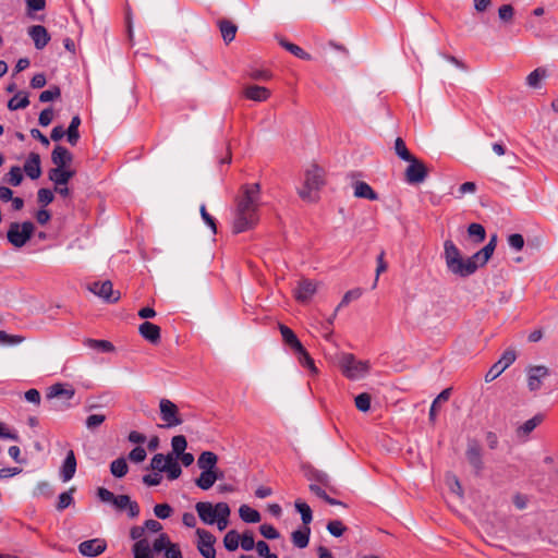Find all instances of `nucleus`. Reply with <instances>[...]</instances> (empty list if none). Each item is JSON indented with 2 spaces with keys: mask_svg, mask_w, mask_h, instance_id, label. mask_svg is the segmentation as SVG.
Segmentation results:
<instances>
[{
  "mask_svg": "<svg viewBox=\"0 0 558 558\" xmlns=\"http://www.w3.org/2000/svg\"><path fill=\"white\" fill-rule=\"evenodd\" d=\"M324 185V171L317 166L310 167L305 172V180L298 193L304 201L313 202L316 192Z\"/></svg>",
  "mask_w": 558,
  "mask_h": 558,
  "instance_id": "obj_4",
  "label": "nucleus"
},
{
  "mask_svg": "<svg viewBox=\"0 0 558 558\" xmlns=\"http://www.w3.org/2000/svg\"><path fill=\"white\" fill-rule=\"evenodd\" d=\"M107 548V543L101 538H93L82 542L78 546V550L83 556L96 557L102 554Z\"/></svg>",
  "mask_w": 558,
  "mask_h": 558,
  "instance_id": "obj_13",
  "label": "nucleus"
},
{
  "mask_svg": "<svg viewBox=\"0 0 558 558\" xmlns=\"http://www.w3.org/2000/svg\"><path fill=\"white\" fill-rule=\"evenodd\" d=\"M171 544L169 536L166 533L159 534V536L153 543V553H160L166 550L168 546Z\"/></svg>",
  "mask_w": 558,
  "mask_h": 558,
  "instance_id": "obj_48",
  "label": "nucleus"
},
{
  "mask_svg": "<svg viewBox=\"0 0 558 558\" xmlns=\"http://www.w3.org/2000/svg\"><path fill=\"white\" fill-rule=\"evenodd\" d=\"M163 472L167 473L169 480H177L181 475V466L173 456L169 460V463H167L166 470Z\"/></svg>",
  "mask_w": 558,
  "mask_h": 558,
  "instance_id": "obj_43",
  "label": "nucleus"
},
{
  "mask_svg": "<svg viewBox=\"0 0 558 558\" xmlns=\"http://www.w3.org/2000/svg\"><path fill=\"white\" fill-rule=\"evenodd\" d=\"M80 124H81L80 117L78 116L73 117L70 122V125L65 132L69 143L73 146L76 145V143L80 138V133H78Z\"/></svg>",
  "mask_w": 558,
  "mask_h": 558,
  "instance_id": "obj_33",
  "label": "nucleus"
},
{
  "mask_svg": "<svg viewBox=\"0 0 558 558\" xmlns=\"http://www.w3.org/2000/svg\"><path fill=\"white\" fill-rule=\"evenodd\" d=\"M353 194L357 198H365L368 201H376L378 198L377 193L364 181H356L353 183Z\"/></svg>",
  "mask_w": 558,
  "mask_h": 558,
  "instance_id": "obj_21",
  "label": "nucleus"
},
{
  "mask_svg": "<svg viewBox=\"0 0 558 558\" xmlns=\"http://www.w3.org/2000/svg\"><path fill=\"white\" fill-rule=\"evenodd\" d=\"M497 245V235L494 234L489 239L488 243L478 252L473 254V259H477L480 266H484L492 257Z\"/></svg>",
  "mask_w": 558,
  "mask_h": 558,
  "instance_id": "obj_19",
  "label": "nucleus"
},
{
  "mask_svg": "<svg viewBox=\"0 0 558 558\" xmlns=\"http://www.w3.org/2000/svg\"><path fill=\"white\" fill-rule=\"evenodd\" d=\"M34 232V225L29 221L10 225L8 230V240L15 247H22L31 239Z\"/></svg>",
  "mask_w": 558,
  "mask_h": 558,
  "instance_id": "obj_5",
  "label": "nucleus"
},
{
  "mask_svg": "<svg viewBox=\"0 0 558 558\" xmlns=\"http://www.w3.org/2000/svg\"><path fill=\"white\" fill-rule=\"evenodd\" d=\"M159 410L161 420L166 423L167 427L178 426L183 423L178 407L169 399L160 400Z\"/></svg>",
  "mask_w": 558,
  "mask_h": 558,
  "instance_id": "obj_7",
  "label": "nucleus"
},
{
  "mask_svg": "<svg viewBox=\"0 0 558 558\" xmlns=\"http://www.w3.org/2000/svg\"><path fill=\"white\" fill-rule=\"evenodd\" d=\"M195 510L202 522L208 525L215 524L216 518L219 515L218 504L199 501L195 505Z\"/></svg>",
  "mask_w": 558,
  "mask_h": 558,
  "instance_id": "obj_11",
  "label": "nucleus"
},
{
  "mask_svg": "<svg viewBox=\"0 0 558 558\" xmlns=\"http://www.w3.org/2000/svg\"><path fill=\"white\" fill-rule=\"evenodd\" d=\"M505 372V368L501 366V364H498V362H496L490 368L489 371L487 372V374L485 375V380L487 383L489 381H493L494 379H496L499 375H501L502 373Z\"/></svg>",
  "mask_w": 558,
  "mask_h": 558,
  "instance_id": "obj_63",
  "label": "nucleus"
},
{
  "mask_svg": "<svg viewBox=\"0 0 558 558\" xmlns=\"http://www.w3.org/2000/svg\"><path fill=\"white\" fill-rule=\"evenodd\" d=\"M243 95L250 100L262 102L266 101L271 93L264 86L248 85L244 88Z\"/></svg>",
  "mask_w": 558,
  "mask_h": 558,
  "instance_id": "obj_16",
  "label": "nucleus"
},
{
  "mask_svg": "<svg viewBox=\"0 0 558 558\" xmlns=\"http://www.w3.org/2000/svg\"><path fill=\"white\" fill-rule=\"evenodd\" d=\"M196 535L198 537L197 548L205 558H216V550L214 548L216 538L206 530L197 529Z\"/></svg>",
  "mask_w": 558,
  "mask_h": 558,
  "instance_id": "obj_10",
  "label": "nucleus"
},
{
  "mask_svg": "<svg viewBox=\"0 0 558 558\" xmlns=\"http://www.w3.org/2000/svg\"><path fill=\"white\" fill-rule=\"evenodd\" d=\"M138 331L141 336L151 343H157L160 340V328L149 322L140 325Z\"/></svg>",
  "mask_w": 558,
  "mask_h": 558,
  "instance_id": "obj_22",
  "label": "nucleus"
},
{
  "mask_svg": "<svg viewBox=\"0 0 558 558\" xmlns=\"http://www.w3.org/2000/svg\"><path fill=\"white\" fill-rule=\"evenodd\" d=\"M444 258L447 269L459 277H469L480 267L477 259H473V255L463 258L460 250L451 240L444 242Z\"/></svg>",
  "mask_w": 558,
  "mask_h": 558,
  "instance_id": "obj_2",
  "label": "nucleus"
},
{
  "mask_svg": "<svg viewBox=\"0 0 558 558\" xmlns=\"http://www.w3.org/2000/svg\"><path fill=\"white\" fill-rule=\"evenodd\" d=\"M327 530L328 532L336 536V537H339L343 534V532L345 531V526L343 525V523L339 520H333V521H330L328 524H327Z\"/></svg>",
  "mask_w": 558,
  "mask_h": 558,
  "instance_id": "obj_55",
  "label": "nucleus"
},
{
  "mask_svg": "<svg viewBox=\"0 0 558 558\" xmlns=\"http://www.w3.org/2000/svg\"><path fill=\"white\" fill-rule=\"evenodd\" d=\"M146 450L143 447H135L131 452L129 453V459L135 463L143 462L146 459Z\"/></svg>",
  "mask_w": 558,
  "mask_h": 558,
  "instance_id": "obj_59",
  "label": "nucleus"
},
{
  "mask_svg": "<svg viewBox=\"0 0 558 558\" xmlns=\"http://www.w3.org/2000/svg\"><path fill=\"white\" fill-rule=\"evenodd\" d=\"M450 396H451V389L446 388L435 398V400L433 401L430 409H429V421L432 423H434L436 421L437 404L448 401Z\"/></svg>",
  "mask_w": 558,
  "mask_h": 558,
  "instance_id": "obj_31",
  "label": "nucleus"
},
{
  "mask_svg": "<svg viewBox=\"0 0 558 558\" xmlns=\"http://www.w3.org/2000/svg\"><path fill=\"white\" fill-rule=\"evenodd\" d=\"M310 541V529L306 527L305 531H294L292 533V542L299 548H304L308 545Z\"/></svg>",
  "mask_w": 558,
  "mask_h": 558,
  "instance_id": "obj_39",
  "label": "nucleus"
},
{
  "mask_svg": "<svg viewBox=\"0 0 558 558\" xmlns=\"http://www.w3.org/2000/svg\"><path fill=\"white\" fill-rule=\"evenodd\" d=\"M134 558H154L153 549L147 539H140L133 545Z\"/></svg>",
  "mask_w": 558,
  "mask_h": 558,
  "instance_id": "obj_26",
  "label": "nucleus"
},
{
  "mask_svg": "<svg viewBox=\"0 0 558 558\" xmlns=\"http://www.w3.org/2000/svg\"><path fill=\"white\" fill-rule=\"evenodd\" d=\"M74 490H75V488L72 487L68 492H64L59 496V500H58V505H57L58 510H60V511L64 510L73 502L72 494L74 493Z\"/></svg>",
  "mask_w": 558,
  "mask_h": 558,
  "instance_id": "obj_50",
  "label": "nucleus"
},
{
  "mask_svg": "<svg viewBox=\"0 0 558 558\" xmlns=\"http://www.w3.org/2000/svg\"><path fill=\"white\" fill-rule=\"evenodd\" d=\"M395 153L396 155L407 161V160H410L412 157H414L410 151L409 149L407 148L405 146V143L404 141L401 138V137H397L396 141H395Z\"/></svg>",
  "mask_w": 558,
  "mask_h": 558,
  "instance_id": "obj_41",
  "label": "nucleus"
},
{
  "mask_svg": "<svg viewBox=\"0 0 558 558\" xmlns=\"http://www.w3.org/2000/svg\"><path fill=\"white\" fill-rule=\"evenodd\" d=\"M219 28H220L222 38L227 44L231 43L234 39L238 27L232 22L221 21V22H219Z\"/></svg>",
  "mask_w": 558,
  "mask_h": 558,
  "instance_id": "obj_32",
  "label": "nucleus"
},
{
  "mask_svg": "<svg viewBox=\"0 0 558 558\" xmlns=\"http://www.w3.org/2000/svg\"><path fill=\"white\" fill-rule=\"evenodd\" d=\"M527 389L531 392L538 391L544 380L550 375V371L545 365H530L525 369Z\"/></svg>",
  "mask_w": 558,
  "mask_h": 558,
  "instance_id": "obj_6",
  "label": "nucleus"
},
{
  "mask_svg": "<svg viewBox=\"0 0 558 558\" xmlns=\"http://www.w3.org/2000/svg\"><path fill=\"white\" fill-rule=\"evenodd\" d=\"M260 185L258 183L243 186L233 219V232L241 233L253 228L258 221Z\"/></svg>",
  "mask_w": 558,
  "mask_h": 558,
  "instance_id": "obj_1",
  "label": "nucleus"
},
{
  "mask_svg": "<svg viewBox=\"0 0 558 558\" xmlns=\"http://www.w3.org/2000/svg\"><path fill=\"white\" fill-rule=\"evenodd\" d=\"M544 420L542 414H536L532 418L524 422L521 426L518 427L517 434L518 436H527L531 432H533Z\"/></svg>",
  "mask_w": 558,
  "mask_h": 558,
  "instance_id": "obj_27",
  "label": "nucleus"
},
{
  "mask_svg": "<svg viewBox=\"0 0 558 558\" xmlns=\"http://www.w3.org/2000/svg\"><path fill=\"white\" fill-rule=\"evenodd\" d=\"M219 515L216 518V524L219 531H223L229 525L230 507L226 502H218Z\"/></svg>",
  "mask_w": 558,
  "mask_h": 558,
  "instance_id": "obj_28",
  "label": "nucleus"
},
{
  "mask_svg": "<svg viewBox=\"0 0 558 558\" xmlns=\"http://www.w3.org/2000/svg\"><path fill=\"white\" fill-rule=\"evenodd\" d=\"M215 483V475L210 471H201L199 476L195 480L196 486L203 490H208Z\"/></svg>",
  "mask_w": 558,
  "mask_h": 558,
  "instance_id": "obj_35",
  "label": "nucleus"
},
{
  "mask_svg": "<svg viewBox=\"0 0 558 558\" xmlns=\"http://www.w3.org/2000/svg\"><path fill=\"white\" fill-rule=\"evenodd\" d=\"M318 283L308 279H302L294 289V296L299 302H308L316 293Z\"/></svg>",
  "mask_w": 558,
  "mask_h": 558,
  "instance_id": "obj_12",
  "label": "nucleus"
},
{
  "mask_svg": "<svg viewBox=\"0 0 558 558\" xmlns=\"http://www.w3.org/2000/svg\"><path fill=\"white\" fill-rule=\"evenodd\" d=\"M29 104L27 95H21L17 94L14 97H12L8 102V108L10 110H17L26 108Z\"/></svg>",
  "mask_w": 558,
  "mask_h": 558,
  "instance_id": "obj_45",
  "label": "nucleus"
},
{
  "mask_svg": "<svg viewBox=\"0 0 558 558\" xmlns=\"http://www.w3.org/2000/svg\"><path fill=\"white\" fill-rule=\"evenodd\" d=\"M154 513L157 518L165 520L172 513V508L168 504H158L154 507Z\"/></svg>",
  "mask_w": 558,
  "mask_h": 558,
  "instance_id": "obj_53",
  "label": "nucleus"
},
{
  "mask_svg": "<svg viewBox=\"0 0 558 558\" xmlns=\"http://www.w3.org/2000/svg\"><path fill=\"white\" fill-rule=\"evenodd\" d=\"M58 97H60V89L58 87H53V88L44 90L39 95V100L41 102H49V101H52L53 99H56Z\"/></svg>",
  "mask_w": 558,
  "mask_h": 558,
  "instance_id": "obj_62",
  "label": "nucleus"
},
{
  "mask_svg": "<svg viewBox=\"0 0 558 558\" xmlns=\"http://www.w3.org/2000/svg\"><path fill=\"white\" fill-rule=\"evenodd\" d=\"M85 343L87 347L100 350L102 352H112L114 350L113 344L107 340L87 339Z\"/></svg>",
  "mask_w": 558,
  "mask_h": 558,
  "instance_id": "obj_44",
  "label": "nucleus"
},
{
  "mask_svg": "<svg viewBox=\"0 0 558 558\" xmlns=\"http://www.w3.org/2000/svg\"><path fill=\"white\" fill-rule=\"evenodd\" d=\"M24 171L31 179L35 180L41 175L40 157L37 153H31L24 165Z\"/></svg>",
  "mask_w": 558,
  "mask_h": 558,
  "instance_id": "obj_17",
  "label": "nucleus"
},
{
  "mask_svg": "<svg viewBox=\"0 0 558 558\" xmlns=\"http://www.w3.org/2000/svg\"><path fill=\"white\" fill-rule=\"evenodd\" d=\"M129 471V465L124 458H118L110 464V472L114 477H123Z\"/></svg>",
  "mask_w": 558,
  "mask_h": 558,
  "instance_id": "obj_34",
  "label": "nucleus"
},
{
  "mask_svg": "<svg viewBox=\"0 0 558 558\" xmlns=\"http://www.w3.org/2000/svg\"><path fill=\"white\" fill-rule=\"evenodd\" d=\"M362 295V290L360 288L350 290L344 293L338 308L348 305L351 301L357 300Z\"/></svg>",
  "mask_w": 558,
  "mask_h": 558,
  "instance_id": "obj_56",
  "label": "nucleus"
},
{
  "mask_svg": "<svg viewBox=\"0 0 558 558\" xmlns=\"http://www.w3.org/2000/svg\"><path fill=\"white\" fill-rule=\"evenodd\" d=\"M259 532L267 539H276L280 536L279 532L270 524H262Z\"/></svg>",
  "mask_w": 558,
  "mask_h": 558,
  "instance_id": "obj_58",
  "label": "nucleus"
},
{
  "mask_svg": "<svg viewBox=\"0 0 558 558\" xmlns=\"http://www.w3.org/2000/svg\"><path fill=\"white\" fill-rule=\"evenodd\" d=\"M499 19L504 22H510L514 15V10L510 4H504L498 10Z\"/></svg>",
  "mask_w": 558,
  "mask_h": 558,
  "instance_id": "obj_60",
  "label": "nucleus"
},
{
  "mask_svg": "<svg viewBox=\"0 0 558 558\" xmlns=\"http://www.w3.org/2000/svg\"><path fill=\"white\" fill-rule=\"evenodd\" d=\"M165 558H183L178 544H171L165 550Z\"/></svg>",
  "mask_w": 558,
  "mask_h": 558,
  "instance_id": "obj_64",
  "label": "nucleus"
},
{
  "mask_svg": "<svg viewBox=\"0 0 558 558\" xmlns=\"http://www.w3.org/2000/svg\"><path fill=\"white\" fill-rule=\"evenodd\" d=\"M239 543L240 535L234 530L227 532L223 538V545L229 551L235 550L239 547Z\"/></svg>",
  "mask_w": 558,
  "mask_h": 558,
  "instance_id": "obj_42",
  "label": "nucleus"
},
{
  "mask_svg": "<svg viewBox=\"0 0 558 558\" xmlns=\"http://www.w3.org/2000/svg\"><path fill=\"white\" fill-rule=\"evenodd\" d=\"M280 45L287 49L289 52H291L293 56L302 59V60H311V54L304 51L301 47L298 45H294L292 43L280 40Z\"/></svg>",
  "mask_w": 558,
  "mask_h": 558,
  "instance_id": "obj_37",
  "label": "nucleus"
},
{
  "mask_svg": "<svg viewBox=\"0 0 558 558\" xmlns=\"http://www.w3.org/2000/svg\"><path fill=\"white\" fill-rule=\"evenodd\" d=\"M51 160L56 168H65L72 161V154L63 146H56L51 154Z\"/></svg>",
  "mask_w": 558,
  "mask_h": 558,
  "instance_id": "obj_20",
  "label": "nucleus"
},
{
  "mask_svg": "<svg viewBox=\"0 0 558 558\" xmlns=\"http://www.w3.org/2000/svg\"><path fill=\"white\" fill-rule=\"evenodd\" d=\"M547 77V70L537 68L532 71L526 77V84L532 88H539L542 81Z\"/></svg>",
  "mask_w": 558,
  "mask_h": 558,
  "instance_id": "obj_30",
  "label": "nucleus"
},
{
  "mask_svg": "<svg viewBox=\"0 0 558 558\" xmlns=\"http://www.w3.org/2000/svg\"><path fill=\"white\" fill-rule=\"evenodd\" d=\"M28 35L33 39L34 45L37 49H43L50 40V36L47 29L41 25L31 26L28 28Z\"/></svg>",
  "mask_w": 558,
  "mask_h": 558,
  "instance_id": "obj_15",
  "label": "nucleus"
},
{
  "mask_svg": "<svg viewBox=\"0 0 558 558\" xmlns=\"http://www.w3.org/2000/svg\"><path fill=\"white\" fill-rule=\"evenodd\" d=\"M295 353L298 354V361L302 366L308 368L313 374L318 373L313 359L310 356L304 347H302L301 350L295 351Z\"/></svg>",
  "mask_w": 558,
  "mask_h": 558,
  "instance_id": "obj_36",
  "label": "nucleus"
},
{
  "mask_svg": "<svg viewBox=\"0 0 558 558\" xmlns=\"http://www.w3.org/2000/svg\"><path fill=\"white\" fill-rule=\"evenodd\" d=\"M294 506H295V509L301 514L303 523L305 525L310 524L313 519L312 510H311L310 506L300 499L295 501Z\"/></svg>",
  "mask_w": 558,
  "mask_h": 558,
  "instance_id": "obj_40",
  "label": "nucleus"
},
{
  "mask_svg": "<svg viewBox=\"0 0 558 558\" xmlns=\"http://www.w3.org/2000/svg\"><path fill=\"white\" fill-rule=\"evenodd\" d=\"M407 161L409 162V166L404 173L405 181L410 184L422 183L427 177V169L425 165L415 157H412Z\"/></svg>",
  "mask_w": 558,
  "mask_h": 558,
  "instance_id": "obj_9",
  "label": "nucleus"
},
{
  "mask_svg": "<svg viewBox=\"0 0 558 558\" xmlns=\"http://www.w3.org/2000/svg\"><path fill=\"white\" fill-rule=\"evenodd\" d=\"M517 355L514 350L509 349L505 351L502 356L499 359L498 364H501V366L505 368V371L515 361Z\"/></svg>",
  "mask_w": 558,
  "mask_h": 558,
  "instance_id": "obj_57",
  "label": "nucleus"
},
{
  "mask_svg": "<svg viewBox=\"0 0 558 558\" xmlns=\"http://www.w3.org/2000/svg\"><path fill=\"white\" fill-rule=\"evenodd\" d=\"M88 290L108 303H114L120 300L119 291H114L110 280L96 281L88 286Z\"/></svg>",
  "mask_w": 558,
  "mask_h": 558,
  "instance_id": "obj_8",
  "label": "nucleus"
},
{
  "mask_svg": "<svg viewBox=\"0 0 558 558\" xmlns=\"http://www.w3.org/2000/svg\"><path fill=\"white\" fill-rule=\"evenodd\" d=\"M508 244L515 251H521L524 246V239L519 233H513L508 236Z\"/></svg>",
  "mask_w": 558,
  "mask_h": 558,
  "instance_id": "obj_61",
  "label": "nucleus"
},
{
  "mask_svg": "<svg viewBox=\"0 0 558 558\" xmlns=\"http://www.w3.org/2000/svg\"><path fill=\"white\" fill-rule=\"evenodd\" d=\"M385 257V252H381L378 256H377V267H376V276H375V280L373 282V289H375L377 287V283H378V279H379V276L385 272L388 268V265L387 263L385 262L384 259Z\"/></svg>",
  "mask_w": 558,
  "mask_h": 558,
  "instance_id": "obj_52",
  "label": "nucleus"
},
{
  "mask_svg": "<svg viewBox=\"0 0 558 558\" xmlns=\"http://www.w3.org/2000/svg\"><path fill=\"white\" fill-rule=\"evenodd\" d=\"M75 395V389L69 384L57 383L47 389L46 398L71 400Z\"/></svg>",
  "mask_w": 558,
  "mask_h": 558,
  "instance_id": "obj_14",
  "label": "nucleus"
},
{
  "mask_svg": "<svg viewBox=\"0 0 558 558\" xmlns=\"http://www.w3.org/2000/svg\"><path fill=\"white\" fill-rule=\"evenodd\" d=\"M279 330H280V333L282 336V339L283 341L290 345L294 352L298 351V350H301V348L303 347L302 343L300 342V340L298 339V337L295 336V333L293 332L292 329H290L289 327L284 326V325H280L279 326Z\"/></svg>",
  "mask_w": 558,
  "mask_h": 558,
  "instance_id": "obj_25",
  "label": "nucleus"
},
{
  "mask_svg": "<svg viewBox=\"0 0 558 558\" xmlns=\"http://www.w3.org/2000/svg\"><path fill=\"white\" fill-rule=\"evenodd\" d=\"M468 232L470 236H474L476 239V242H483L485 240V229L480 223H471L468 228Z\"/></svg>",
  "mask_w": 558,
  "mask_h": 558,
  "instance_id": "obj_49",
  "label": "nucleus"
},
{
  "mask_svg": "<svg viewBox=\"0 0 558 558\" xmlns=\"http://www.w3.org/2000/svg\"><path fill=\"white\" fill-rule=\"evenodd\" d=\"M218 462V456L213 451H204L197 459V466L201 471H210Z\"/></svg>",
  "mask_w": 558,
  "mask_h": 558,
  "instance_id": "obj_24",
  "label": "nucleus"
},
{
  "mask_svg": "<svg viewBox=\"0 0 558 558\" xmlns=\"http://www.w3.org/2000/svg\"><path fill=\"white\" fill-rule=\"evenodd\" d=\"M76 472V459L74 452L70 450L66 453V457L63 461L62 468L60 470V476L63 482H69Z\"/></svg>",
  "mask_w": 558,
  "mask_h": 558,
  "instance_id": "obj_18",
  "label": "nucleus"
},
{
  "mask_svg": "<svg viewBox=\"0 0 558 558\" xmlns=\"http://www.w3.org/2000/svg\"><path fill=\"white\" fill-rule=\"evenodd\" d=\"M23 180V173L20 167H12L8 173V181L11 185L17 186Z\"/></svg>",
  "mask_w": 558,
  "mask_h": 558,
  "instance_id": "obj_51",
  "label": "nucleus"
},
{
  "mask_svg": "<svg viewBox=\"0 0 558 558\" xmlns=\"http://www.w3.org/2000/svg\"><path fill=\"white\" fill-rule=\"evenodd\" d=\"M74 175V172L65 168H53L49 171V179L56 185H66L69 180Z\"/></svg>",
  "mask_w": 558,
  "mask_h": 558,
  "instance_id": "obj_23",
  "label": "nucleus"
},
{
  "mask_svg": "<svg viewBox=\"0 0 558 558\" xmlns=\"http://www.w3.org/2000/svg\"><path fill=\"white\" fill-rule=\"evenodd\" d=\"M338 366L344 377L350 380L365 378L371 371L367 360H357L352 353H341L338 356Z\"/></svg>",
  "mask_w": 558,
  "mask_h": 558,
  "instance_id": "obj_3",
  "label": "nucleus"
},
{
  "mask_svg": "<svg viewBox=\"0 0 558 558\" xmlns=\"http://www.w3.org/2000/svg\"><path fill=\"white\" fill-rule=\"evenodd\" d=\"M186 446V439L182 435L174 436L171 440L172 451L177 457H179L181 453L185 451Z\"/></svg>",
  "mask_w": 558,
  "mask_h": 558,
  "instance_id": "obj_46",
  "label": "nucleus"
},
{
  "mask_svg": "<svg viewBox=\"0 0 558 558\" xmlns=\"http://www.w3.org/2000/svg\"><path fill=\"white\" fill-rule=\"evenodd\" d=\"M355 407L361 412H367L371 409V396L366 392L355 397Z\"/></svg>",
  "mask_w": 558,
  "mask_h": 558,
  "instance_id": "obj_47",
  "label": "nucleus"
},
{
  "mask_svg": "<svg viewBox=\"0 0 558 558\" xmlns=\"http://www.w3.org/2000/svg\"><path fill=\"white\" fill-rule=\"evenodd\" d=\"M240 518L247 523H257L260 521V514L257 510L247 505H242L239 508Z\"/></svg>",
  "mask_w": 558,
  "mask_h": 558,
  "instance_id": "obj_29",
  "label": "nucleus"
},
{
  "mask_svg": "<svg viewBox=\"0 0 558 558\" xmlns=\"http://www.w3.org/2000/svg\"><path fill=\"white\" fill-rule=\"evenodd\" d=\"M106 421L105 414H92L86 418V427L88 429H95Z\"/></svg>",
  "mask_w": 558,
  "mask_h": 558,
  "instance_id": "obj_54",
  "label": "nucleus"
},
{
  "mask_svg": "<svg viewBox=\"0 0 558 558\" xmlns=\"http://www.w3.org/2000/svg\"><path fill=\"white\" fill-rule=\"evenodd\" d=\"M172 454L163 456L162 453H157L153 457L150 461V468L154 471L163 472L166 470L167 463L171 459Z\"/></svg>",
  "mask_w": 558,
  "mask_h": 558,
  "instance_id": "obj_38",
  "label": "nucleus"
}]
</instances>
